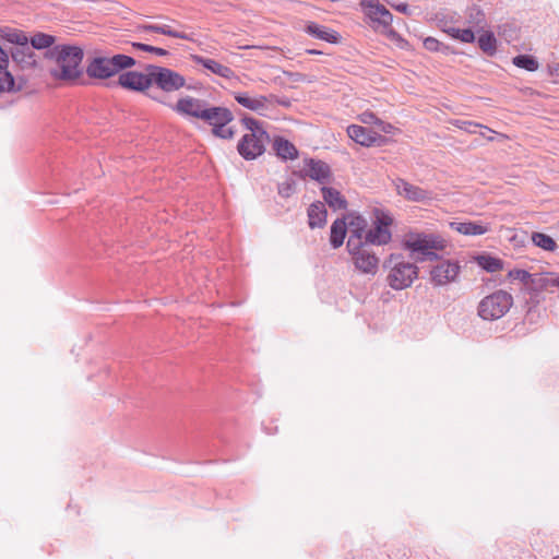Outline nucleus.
Masks as SVG:
<instances>
[{
	"instance_id": "nucleus-1",
	"label": "nucleus",
	"mask_w": 559,
	"mask_h": 559,
	"mask_svg": "<svg viewBox=\"0 0 559 559\" xmlns=\"http://www.w3.org/2000/svg\"><path fill=\"white\" fill-rule=\"evenodd\" d=\"M47 56L55 60L56 66L50 70L51 75L60 80H74L81 74L80 64L83 50L76 46H55Z\"/></svg>"
},
{
	"instance_id": "nucleus-2",
	"label": "nucleus",
	"mask_w": 559,
	"mask_h": 559,
	"mask_svg": "<svg viewBox=\"0 0 559 559\" xmlns=\"http://www.w3.org/2000/svg\"><path fill=\"white\" fill-rule=\"evenodd\" d=\"M346 249L355 271L367 276H374L378 273L380 259L372 247L352 236L348 237Z\"/></svg>"
},
{
	"instance_id": "nucleus-3",
	"label": "nucleus",
	"mask_w": 559,
	"mask_h": 559,
	"mask_svg": "<svg viewBox=\"0 0 559 559\" xmlns=\"http://www.w3.org/2000/svg\"><path fill=\"white\" fill-rule=\"evenodd\" d=\"M242 121L250 132L239 141L238 152L245 159H254L263 154L269 135L258 120L243 118Z\"/></svg>"
},
{
	"instance_id": "nucleus-4",
	"label": "nucleus",
	"mask_w": 559,
	"mask_h": 559,
	"mask_svg": "<svg viewBox=\"0 0 559 559\" xmlns=\"http://www.w3.org/2000/svg\"><path fill=\"white\" fill-rule=\"evenodd\" d=\"M385 267L389 269L388 284L395 290L409 287L418 276L417 265L405 261L400 255L391 254L385 263Z\"/></svg>"
},
{
	"instance_id": "nucleus-5",
	"label": "nucleus",
	"mask_w": 559,
	"mask_h": 559,
	"mask_svg": "<svg viewBox=\"0 0 559 559\" xmlns=\"http://www.w3.org/2000/svg\"><path fill=\"white\" fill-rule=\"evenodd\" d=\"M405 247L413 253L421 255V260L437 259V251L445 248V240L436 234L409 233L405 237Z\"/></svg>"
},
{
	"instance_id": "nucleus-6",
	"label": "nucleus",
	"mask_w": 559,
	"mask_h": 559,
	"mask_svg": "<svg viewBox=\"0 0 559 559\" xmlns=\"http://www.w3.org/2000/svg\"><path fill=\"white\" fill-rule=\"evenodd\" d=\"M135 60L127 55H115L112 57H95L87 66L88 76L96 79H107L122 69L131 68Z\"/></svg>"
},
{
	"instance_id": "nucleus-7",
	"label": "nucleus",
	"mask_w": 559,
	"mask_h": 559,
	"mask_svg": "<svg viewBox=\"0 0 559 559\" xmlns=\"http://www.w3.org/2000/svg\"><path fill=\"white\" fill-rule=\"evenodd\" d=\"M513 297L504 290H497L484 297L477 307L478 316L484 320H498L512 307Z\"/></svg>"
},
{
	"instance_id": "nucleus-8",
	"label": "nucleus",
	"mask_w": 559,
	"mask_h": 559,
	"mask_svg": "<svg viewBox=\"0 0 559 559\" xmlns=\"http://www.w3.org/2000/svg\"><path fill=\"white\" fill-rule=\"evenodd\" d=\"M146 71H150L152 85H156L166 93L179 91L186 84V79L171 69L150 64Z\"/></svg>"
},
{
	"instance_id": "nucleus-9",
	"label": "nucleus",
	"mask_w": 559,
	"mask_h": 559,
	"mask_svg": "<svg viewBox=\"0 0 559 559\" xmlns=\"http://www.w3.org/2000/svg\"><path fill=\"white\" fill-rule=\"evenodd\" d=\"M461 266L457 261L442 260L430 270V280L435 286H445L457 280Z\"/></svg>"
},
{
	"instance_id": "nucleus-10",
	"label": "nucleus",
	"mask_w": 559,
	"mask_h": 559,
	"mask_svg": "<svg viewBox=\"0 0 559 559\" xmlns=\"http://www.w3.org/2000/svg\"><path fill=\"white\" fill-rule=\"evenodd\" d=\"M235 100L246 109L259 115H265L272 105L274 96L257 95L250 92H234Z\"/></svg>"
},
{
	"instance_id": "nucleus-11",
	"label": "nucleus",
	"mask_w": 559,
	"mask_h": 559,
	"mask_svg": "<svg viewBox=\"0 0 559 559\" xmlns=\"http://www.w3.org/2000/svg\"><path fill=\"white\" fill-rule=\"evenodd\" d=\"M390 224L391 219L388 216H378L374 226L365 233L362 242L369 247L386 245L391 240Z\"/></svg>"
},
{
	"instance_id": "nucleus-12",
	"label": "nucleus",
	"mask_w": 559,
	"mask_h": 559,
	"mask_svg": "<svg viewBox=\"0 0 559 559\" xmlns=\"http://www.w3.org/2000/svg\"><path fill=\"white\" fill-rule=\"evenodd\" d=\"M118 85L122 86L123 88L136 91V92H144L148 87L152 86V81L150 76V71L145 70V73L138 72V71H128L124 73H121L118 79Z\"/></svg>"
},
{
	"instance_id": "nucleus-13",
	"label": "nucleus",
	"mask_w": 559,
	"mask_h": 559,
	"mask_svg": "<svg viewBox=\"0 0 559 559\" xmlns=\"http://www.w3.org/2000/svg\"><path fill=\"white\" fill-rule=\"evenodd\" d=\"M399 195L411 202H425L432 199V192L412 185L402 178L393 181Z\"/></svg>"
},
{
	"instance_id": "nucleus-14",
	"label": "nucleus",
	"mask_w": 559,
	"mask_h": 559,
	"mask_svg": "<svg viewBox=\"0 0 559 559\" xmlns=\"http://www.w3.org/2000/svg\"><path fill=\"white\" fill-rule=\"evenodd\" d=\"M206 108L205 100L191 96L181 97L174 106V110L182 116H190L201 119Z\"/></svg>"
},
{
	"instance_id": "nucleus-15",
	"label": "nucleus",
	"mask_w": 559,
	"mask_h": 559,
	"mask_svg": "<svg viewBox=\"0 0 559 559\" xmlns=\"http://www.w3.org/2000/svg\"><path fill=\"white\" fill-rule=\"evenodd\" d=\"M304 171L312 180H316L322 185L329 183L332 175L330 166L325 162L313 158L305 160Z\"/></svg>"
},
{
	"instance_id": "nucleus-16",
	"label": "nucleus",
	"mask_w": 559,
	"mask_h": 559,
	"mask_svg": "<svg viewBox=\"0 0 559 559\" xmlns=\"http://www.w3.org/2000/svg\"><path fill=\"white\" fill-rule=\"evenodd\" d=\"M193 62L195 64L202 66L204 69L209 70L211 73L216 74L224 79H233L235 76V72L227 66L203 56L193 55L191 56Z\"/></svg>"
},
{
	"instance_id": "nucleus-17",
	"label": "nucleus",
	"mask_w": 559,
	"mask_h": 559,
	"mask_svg": "<svg viewBox=\"0 0 559 559\" xmlns=\"http://www.w3.org/2000/svg\"><path fill=\"white\" fill-rule=\"evenodd\" d=\"M347 134L353 141L362 146H371L381 138L378 132L358 124L349 126L347 128Z\"/></svg>"
},
{
	"instance_id": "nucleus-18",
	"label": "nucleus",
	"mask_w": 559,
	"mask_h": 559,
	"mask_svg": "<svg viewBox=\"0 0 559 559\" xmlns=\"http://www.w3.org/2000/svg\"><path fill=\"white\" fill-rule=\"evenodd\" d=\"M233 118L231 111L225 107L206 106L201 120L215 128L219 124H228Z\"/></svg>"
},
{
	"instance_id": "nucleus-19",
	"label": "nucleus",
	"mask_w": 559,
	"mask_h": 559,
	"mask_svg": "<svg viewBox=\"0 0 559 559\" xmlns=\"http://www.w3.org/2000/svg\"><path fill=\"white\" fill-rule=\"evenodd\" d=\"M450 227L465 236H479L491 229L490 224L483 222H451Z\"/></svg>"
},
{
	"instance_id": "nucleus-20",
	"label": "nucleus",
	"mask_w": 559,
	"mask_h": 559,
	"mask_svg": "<svg viewBox=\"0 0 559 559\" xmlns=\"http://www.w3.org/2000/svg\"><path fill=\"white\" fill-rule=\"evenodd\" d=\"M361 4L367 9V14L372 21L383 26H389L392 23L393 15L384 5L366 0Z\"/></svg>"
},
{
	"instance_id": "nucleus-21",
	"label": "nucleus",
	"mask_w": 559,
	"mask_h": 559,
	"mask_svg": "<svg viewBox=\"0 0 559 559\" xmlns=\"http://www.w3.org/2000/svg\"><path fill=\"white\" fill-rule=\"evenodd\" d=\"M531 288L534 290L552 292L559 289V273H535L532 277Z\"/></svg>"
},
{
	"instance_id": "nucleus-22",
	"label": "nucleus",
	"mask_w": 559,
	"mask_h": 559,
	"mask_svg": "<svg viewBox=\"0 0 559 559\" xmlns=\"http://www.w3.org/2000/svg\"><path fill=\"white\" fill-rule=\"evenodd\" d=\"M13 61L22 69H31L36 66V56L28 44L15 47L12 51Z\"/></svg>"
},
{
	"instance_id": "nucleus-23",
	"label": "nucleus",
	"mask_w": 559,
	"mask_h": 559,
	"mask_svg": "<svg viewBox=\"0 0 559 559\" xmlns=\"http://www.w3.org/2000/svg\"><path fill=\"white\" fill-rule=\"evenodd\" d=\"M308 218L310 228L323 227L326 222V210L324 203H312L308 209Z\"/></svg>"
},
{
	"instance_id": "nucleus-24",
	"label": "nucleus",
	"mask_w": 559,
	"mask_h": 559,
	"mask_svg": "<svg viewBox=\"0 0 559 559\" xmlns=\"http://www.w3.org/2000/svg\"><path fill=\"white\" fill-rule=\"evenodd\" d=\"M322 197L324 202L334 211L346 209L347 202L338 190L329 187H322Z\"/></svg>"
},
{
	"instance_id": "nucleus-25",
	"label": "nucleus",
	"mask_w": 559,
	"mask_h": 559,
	"mask_svg": "<svg viewBox=\"0 0 559 559\" xmlns=\"http://www.w3.org/2000/svg\"><path fill=\"white\" fill-rule=\"evenodd\" d=\"M306 32L313 37L328 43H336L338 40V34L336 32L316 23H309L306 26Z\"/></svg>"
},
{
	"instance_id": "nucleus-26",
	"label": "nucleus",
	"mask_w": 559,
	"mask_h": 559,
	"mask_svg": "<svg viewBox=\"0 0 559 559\" xmlns=\"http://www.w3.org/2000/svg\"><path fill=\"white\" fill-rule=\"evenodd\" d=\"M345 221L349 234L348 237L355 236L362 240L366 233L367 221L362 216L354 214H349Z\"/></svg>"
},
{
	"instance_id": "nucleus-27",
	"label": "nucleus",
	"mask_w": 559,
	"mask_h": 559,
	"mask_svg": "<svg viewBox=\"0 0 559 559\" xmlns=\"http://www.w3.org/2000/svg\"><path fill=\"white\" fill-rule=\"evenodd\" d=\"M141 29H143L144 32L158 33L186 40L191 39L190 35H188L187 33L178 32L167 24H144L141 26Z\"/></svg>"
},
{
	"instance_id": "nucleus-28",
	"label": "nucleus",
	"mask_w": 559,
	"mask_h": 559,
	"mask_svg": "<svg viewBox=\"0 0 559 559\" xmlns=\"http://www.w3.org/2000/svg\"><path fill=\"white\" fill-rule=\"evenodd\" d=\"M273 148L276 155L283 159H294L298 156V151L295 145L283 138L275 139Z\"/></svg>"
},
{
	"instance_id": "nucleus-29",
	"label": "nucleus",
	"mask_w": 559,
	"mask_h": 559,
	"mask_svg": "<svg viewBox=\"0 0 559 559\" xmlns=\"http://www.w3.org/2000/svg\"><path fill=\"white\" fill-rule=\"evenodd\" d=\"M347 230V224L345 219L337 218L333 222L331 226V237L330 242L333 248H338L343 245L344 239L346 237Z\"/></svg>"
},
{
	"instance_id": "nucleus-30",
	"label": "nucleus",
	"mask_w": 559,
	"mask_h": 559,
	"mask_svg": "<svg viewBox=\"0 0 559 559\" xmlns=\"http://www.w3.org/2000/svg\"><path fill=\"white\" fill-rule=\"evenodd\" d=\"M479 48L487 55L493 56L497 51V40L492 32H484L478 37Z\"/></svg>"
},
{
	"instance_id": "nucleus-31",
	"label": "nucleus",
	"mask_w": 559,
	"mask_h": 559,
	"mask_svg": "<svg viewBox=\"0 0 559 559\" xmlns=\"http://www.w3.org/2000/svg\"><path fill=\"white\" fill-rule=\"evenodd\" d=\"M531 238L536 247L549 252H554L558 247L557 242L544 233H533Z\"/></svg>"
},
{
	"instance_id": "nucleus-32",
	"label": "nucleus",
	"mask_w": 559,
	"mask_h": 559,
	"mask_svg": "<svg viewBox=\"0 0 559 559\" xmlns=\"http://www.w3.org/2000/svg\"><path fill=\"white\" fill-rule=\"evenodd\" d=\"M466 20L472 27H483L486 23L485 13L477 5L467 9Z\"/></svg>"
},
{
	"instance_id": "nucleus-33",
	"label": "nucleus",
	"mask_w": 559,
	"mask_h": 559,
	"mask_svg": "<svg viewBox=\"0 0 559 559\" xmlns=\"http://www.w3.org/2000/svg\"><path fill=\"white\" fill-rule=\"evenodd\" d=\"M1 37L11 44H15L16 47L28 44V38L22 31L3 29L1 31Z\"/></svg>"
},
{
	"instance_id": "nucleus-34",
	"label": "nucleus",
	"mask_w": 559,
	"mask_h": 559,
	"mask_svg": "<svg viewBox=\"0 0 559 559\" xmlns=\"http://www.w3.org/2000/svg\"><path fill=\"white\" fill-rule=\"evenodd\" d=\"M359 120L365 124L379 126L381 131L385 133H390L391 129L393 128L390 123L380 120L372 111H364L360 114Z\"/></svg>"
},
{
	"instance_id": "nucleus-35",
	"label": "nucleus",
	"mask_w": 559,
	"mask_h": 559,
	"mask_svg": "<svg viewBox=\"0 0 559 559\" xmlns=\"http://www.w3.org/2000/svg\"><path fill=\"white\" fill-rule=\"evenodd\" d=\"M513 64L518 68L534 72L538 69V61L528 55H519L513 58Z\"/></svg>"
},
{
	"instance_id": "nucleus-36",
	"label": "nucleus",
	"mask_w": 559,
	"mask_h": 559,
	"mask_svg": "<svg viewBox=\"0 0 559 559\" xmlns=\"http://www.w3.org/2000/svg\"><path fill=\"white\" fill-rule=\"evenodd\" d=\"M55 43V37L45 33H37L31 38V48L44 49L49 48Z\"/></svg>"
},
{
	"instance_id": "nucleus-37",
	"label": "nucleus",
	"mask_w": 559,
	"mask_h": 559,
	"mask_svg": "<svg viewBox=\"0 0 559 559\" xmlns=\"http://www.w3.org/2000/svg\"><path fill=\"white\" fill-rule=\"evenodd\" d=\"M447 33L451 37L459 39L462 43H473L475 40L474 32L471 28L460 29L455 27H450L447 29Z\"/></svg>"
},
{
	"instance_id": "nucleus-38",
	"label": "nucleus",
	"mask_w": 559,
	"mask_h": 559,
	"mask_svg": "<svg viewBox=\"0 0 559 559\" xmlns=\"http://www.w3.org/2000/svg\"><path fill=\"white\" fill-rule=\"evenodd\" d=\"M477 261L478 264L488 272H496L502 266V263L499 259L489 255H480L478 257Z\"/></svg>"
},
{
	"instance_id": "nucleus-39",
	"label": "nucleus",
	"mask_w": 559,
	"mask_h": 559,
	"mask_svg": "<svg viewBox=\"0 0 559 559\" xmlns=\"http://www.w3.org/2000/svg\"><path fill=\"white\" fill-rule=\"evenodd\" d=\"M14 87V79L12 74L0 66V92L12 91Z\"/></svg>"
},
{
	"instance_id": "nucleus-40",
	"label": "nucleus",
	"mask_w": 559,
	"mask_h": 559,
	"mask_svg": "<svg viewBox=\"0 0 559 559\" xmlns=\"http://www.w3.org/2000/svg\"><path fill=\"white\" fill-rule=\"evenodd\" d=\"M509 276L512 280L520 281L524 283L526 286L531 287L533 274L528 273L527 271L515 269L509 272Z\"/></svg>"
},
{
	"instance_id": "nucleus-41",
	"label": "nucleus",
	"mask_w": 559,
	"mask_h": 559,
	"mask_svg": "<svg viewBox=\"0 0 559 559\" xmlns=\"http://www.w3.org/2000/svg\"><path fill=\"white\" fill-rule=\"evenodd\" d=\"M455 126L468 133H476L477 129L483 128L481 124L468 120H456Z\"/></svg>"
},
{
	"instance_id": "nucleus-42",
	"label": "nucleus",
	"mask_w": 559,
	"mask_h": 559,
	"mask_svg": "<svg viewBox=\"0 0 559 559\" xmlns=\"http://www.w3.org/2000/svg\"><path fill=\"white\" fill-rule=\"evenodd\" d=\"M133 47H135L140 50H143V51L153 52L157 56H167L168 55V51L164 48L154 47V46L142 44V43H133Z\"/></svg>"
},
{
	"instance_id": "nucleus-43",
	"label": "nucleus",
	"mask_w": 559,
	"mask_h": 559,
	"mask_svg": "<svg viewBox=\"0 0 559 559\" xmlns=\"http://www.w3.org/2000/svg\"><path fill=\"white\" fill-rule=\"evenodd\" d=\"M213 134L221 139H231L234 136V131L227 124H219L213 128Z\"/></svg>"
},
{
	"instance_id": "nucleus-44",
	"label": "nucleus",
	"mask_w": 559,
	"mask_h": 559,
	"mask_svg": "<svg viewBox=\"0 0 559 559\" xmlns=\"http://www.w3.org/2000/svg\"><path fill=\"white\" fill-rule=\"evenodd\" d=\"M441 43L433 38V37H427L424 40V47L429 51H438L440 49Z\"/></svg>"
},
{
	"instance_id": "nucleus-45",
	"label": "nucleus",
	"mask_w": 559,
	"mask_h": 559,
	"mask_svg": "<svg viewBox=\"0 0 559 559\" xmlns=\"http://www.w3.org/2000/svg\"><path fill=\"white\" fill-rule=\"evenodd\" d=\"M293 192V188H292V185L288 183V182H285V183H282L278 187V193L284 197V198H288Z\"/></svg>"
},
{
	"instance_id": "nucleus-46",
	"label": "nucleus",
	"mask_w": 559,
	"mask_h": 559,
	"mask_svg": "<svg viewBox=\"0 0 559 559\" xmlns=\"http://www.w3.org/2000/svg\"><path fill=\"white\" fill-rule=\"evenodd\" d=\"M9 58L7 52L0 47V66L8 70Z\"/></svg>"
},
{
	"instance_id": "nucleus-47",
	"label": "nucleus",
	"mask_w": 559,
	"mask_h": 559,
	"mask_svg": "<svg viewBox=\"0 0 559 559\" xmlns=\"http://www.w3.org/2000/svg\"><path fill=\"white\" fill-rule=\"evenodd\" d=\"M396 10L399 12L407 14L408 13V5L406 3H401V4L396 5Z\"/></svg>"
},
{
	"instance_id": "nucleus-48",
	"label": "nucleus",
	"mask_w": 559,
	"mask_h": 559,
	"mask_svg": "<svg viewBox=\"0 0 559 559\" xmlns=\"http://www.w3.org/2000/svg\"><path fill=\"white\" fill-rule=\"evenodd\" d=\"M310 53H319L317 50H309Z\"/></svg>"
},
{
	"instance_id": "nucleus-49",
	"label": "nucleus",
	"mask_w": 559,
	"mask_h": 559,
	"mask_svg": "<svg viewBox=\"0 0 559 559\" xmlns=\"http://www.w3.org/2000/svg\"><path fill=\"white\" fill-rule=\"evenodd\" d=\"M552 559H559V556H557V557H555V558H552Z\"/></svg>"
}]
</instances>
